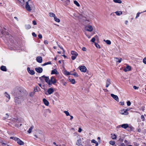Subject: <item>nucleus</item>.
I'll list each match as a JSON object with an SVG mask.
<instances>
[{"instance_id":"f257e3e1","label":"nucleus","mask_w":146,"mask_h":146,"mask_svg":"<svg viewBox=\"0 0 146 146\" xmlns=\"http://www.w3.org/2000/svg\"><path fill=\"white\" fill-rule=\"evenodd\" d=\"M40 81H42L43 79L49 85H52V84L54 85L56 82L55 78L53 76L50 78V79L48 76H46L44 75L39 78Z\"/></svg>"},{"instance_id":"f03ea898","label":"nucleus","mask_w":146,"mask_h":146,"mask_svg":"<svg viewBox=\"0 0 146 146\" xmlns=\"http://www.w3.org/2000/svg\"><path fill=\"white\" fill-rule=\"evenodd\" d=\"M24 89L21 87H18L15 88L11 92V94H17L19 97L22 96V93L23 92Z\"/></svg>"},{"instance_id":"7ed1b4c3","label":"nucleus","mask_w":146,"mask_h":146,"mask_svg":"<svg viewBox=\"0 0 146 146\" xmlns=\"http://www.w3.org/2000/svg\"><path fill=\"white\" fill-rule=\"evenodd\" d=\"M19 1L20 3V5L21 6H23L24 5L25 2H26L25 4V7L26 9L29 11H30L31 10V7H32L33 6V4H30V5L29 4L28 2L30 0H17Z\"/></svg>"},{"instance_id":"20e7f679","label":"nucleus","mask_w":146,"mask_h":146,"mask_svg":"<svg viewBox=\"0 0 146 146\" xmlns=\"http://www.w3.org/2000/svg\"><path fill=\"white\" fill-rule=\"evenodd\" d=\"M15 97V102L17 104H18L21 103L20 98L21 97H19L17 94H13Z\"/></svg>"},{"instance_id":"39448f33","label":"nucleus","mask_w":146,"mask_h":146,"mask_svg":"<svg viewBox=\"0 0 146 146\" xmlns=\"http://www.w3.org/2000/svg\"><path fill=\"white\" fill-rule=\"evenodd\" d=\"M71 54L72 55L71 56V58L73 60H74L76 59V57L78 55V53L74 51H72L71 52Z\"/></svg>"},{"instance_id":"423d86ee","label":"nucleus","mask_w":146,"mask_h":146,"mask_svg":"<svg viewBox=\"0 0 146 146\" xmlns=\"http://www.w3.org/2000/svg\"><path fill=\"white\" fill-rule=\"evenodd\" d=\"M119 113L121 114L124 115H127L128 114V110L127 109H123L119 111Z\"/></svg>"},{"instance_id":"0eeeda50","label":"nucleus","mask_w":146,"mask_h":146,"mask_svg":"<svg viewBox=\"0 0 146 146\" xmlns=\"http://www.w3.org/2000/svg\"><path fill=\"white\" fill-rule=\"evenodd\" d=\"M54 92V90L52 88H49L47 90V93H45V94L47 95H50L53 93Z\"/></svg>"},{"instance_id":"6e6552de","label":"nucleus","mask_w":146,"mask_h":146,"mask_svg":"<svg viewBox=\"0 0 146 146\" xmlns=\"http://www.w3.org/2000/svg\"><path fill=\"white\" fill-rule=\"evenodd\" d=\"M86 30L87 31L91 32L93 30V28L91 25L86 26L85 27Z\"/></svg>"},{"instance_id":"1a4fd4ad","label":"nucleus","mask_w":146,"mask_h":146,"mask_svg":"<svg viewBox=\"0 0 146 146\" xmlns=\"http://www.w3.org/2000/svg\"><path fill=\"white\" fill-rule=\"evenodd\" d=\"M79 69L82 72H86L87 70L86 67L84 66H79Z\"/></svg>"},{"instance_id":"9d476101","label":"nucleus","mask_w":146,"mask_h":146,"mask_svg":"<svg viewBox=\"0 0 146 146\" xmlns=\"http://www.w3.org/2000/svg\"><path fill=\"white\" fill-rule=\"evenodd\" d=\"M121 127L125 129H126L127 128L129 127L131 129L132 128H133V127L132 126L129 127V125L127 123L123 124L121 125Z\"/></svg>"},{"instance_id":"9b49d317","label":"nucleus","mask_w":146,"mask_h":146,"mask_svg":"<svg viewBox=\"0 0 146 146\" xmlns=\"http://www.w3.org/2000/svg\"><path fill=\"white\" fill-rule=\"evenodd\" d=\"M76 144L78 146H83L82 145V139L80 138L78 139L76 142Z\"/></svg>"},{"instance_id":"f8f14e48","label":"nucleus","mask_w":146,"mask_h":146,"mask_svg":"<svg viewBox=\"0 0 146 146\" xmlns=\"http://www.w3.org/2000/svg\"><path fill=\"white\" fill-rule=\"evenodd\" d=\"M64 5L65 6H67L70 4V0H62V1Z\"/></svg>"},{"instance_id":"ddd939ff","label":"nucleus","mask_w":146,"mask_h":146,"mask_svg":"<svg viewBox=\"0 0 146 146\" xmlns=\"http://www.w3.org/2000/svg\"><path fill=\"white\" fill-rule=\"evenodd\" d=\"M131 70V67L130 66H129L127 64L126 67L123 70L125 72H126L128 71H129Z\"/></svg>"},{"instance_id":"4468645a","label":"nucleus","mask_w":146,"mask_h":146,"mask_svg":"<svg viewBox=\"0 0 146 146\" xmlns=\"http://www.w3.org/2000/svg\"><path fill=\"white\" fill-rule=\"evenodd\" d=\"M111 96L114 99H115L117 101H119V99L117 96L115 95L112 94H111Z\"/></svg>"},{"instance_id":"2eb2a0df","label":"nucleus","mask_w":146,"mask_h":146,"mask_svg":"<svg viewBox=\"0 0 146 146\" xmlns=\"http://www.w3.org/2000/svg\"><path fill=\"white\" fill-rule=\"evenodd\" d=\"M27 70L28 72L31 75H34L35 73L34 71L33 70H31L29 67L27 68Z\"/></svg>"},{"instance_id":"dca6fc26","label":"nucleus","mask_w":146,"mask_h":146,"mask_svg":"<svg viewBox=\"0 0 146 146\" xmlns=\"http://www.w3.org/2000/svg\"><path fill=\"white\" fill-rule=\"evenodd\" d=\"M35 70L38 73H41L42 72L43 69L42 68L38 67L35 68Z\"/></svg>"},{"instance_id":"f3484780","label":"nucleus","mask_w":146,"mask_h":146,"mask_svg":"<svg viewBox=\"0 0 146 146\" xmlns=\"http://www.w3.org/2000/svg\"><path fill=\"white\" fill-rule=\"evenodd\" d=\"M106 88H108L111 84V81L110 80L109 78L107 79L106 81Z\"/></svg>"},{"instance_id":"a211bd4d","label":"nucleus","mask_w":146,"mask_h":146,"mask_svg":"<svg viewBox=\"0 0 146 146\" xmlns=\"http://www.w3.org/2000/svg\"><path fill=\"white\" fill-rule=\"evenodd\" d=\"M36 60L38 62L41 63L42 62V58L41 56H38L37 57Z\"/></svg>"},{"instance_id":"6ab92c4d","label":"nucleus","mask_w":146,"mask_h":146,"mask_svg":"<svg viewBox=\"0 0 146 146\" xmlns=\"http://www.w3.org/2000/svg\"><path fill=\"white\" fill-rule=\"evenodd\" d=\"M43 101L44 104L46 106H48L49 104V102L45 99L44 98L43 100Z\"/></svg>"},{"instance_id":"aec40b11","label":"nucleus","mask_w":146,"mask_h":146,"mask_svg":"<svg viewBox=\"0 0 146 146\" xmlns=\"http://www.w3.org/2000/svg\"><path fill=\"white\" fill-rule=\"evenodd\" d=\"M17 143L19 145H23L24 144V143L23 141H21L20 139H19V140H18V141H17Z\"/></svg>"},{"instance_id":"412c9836","label":"nucleus","mask_w":146,"mask_h":146,"mask_svg":"<svg viewBox=\"0 0 146 146\" xmlns=\"http://www.w3.org/2000/svg\"><path fill=\"white\" fill-rule=\"evenodd\" d=\"M58 74V72L57 70L56 69H54V70H52L51 71V74Z\"/></svg>"},{"instance_id":"4be33fe9","label":"nucleus","mask_w":146,"mask_h":146,"mask_svg":"<svg viewBox=\"0 0 146 146\" xmlns=\"http://www.w3.org/2000/svg\"><path fill=\"white\" fill-rule=\"evenodd\" d=\"M10 138L11 139H13L14 140L17 142V141H18V140H19V138H17L15 137H10Z\"/></svg>"},{"instance_id":"5701e85b","label":"nucleus","mask_w":146,"mask_h":146,"mask_svg":"<svg viewBox=\"0 0 146 146\" xmlns=\"http://www.w3.org/2000/svg\"><path fill=\"white\" fill-rule=\"evenodd\" d=\"M1 69L2 71H7V68L6 67V66H1Z\"/></svg>"},{"instance_id":"b1692460","label":"nucleus","mask_w":146,"mask_h":146,"mask_svg":"<svg viewBox=\"0 0 146 146\" xmlns=\"http://www.w3.org/2000/svg\"><path fill=\"white\" fill-rule=\"evenodd\" d=\"M117 15L119 16L122 14V12L121 11H117L115 12Z\"/></svg>"},{"instance_id":"393cba45","label":"nucleus","mask_w":146,"mask_h":146,"mask_svg":"<svg viewBox=\"0 0 146 146\" xmlns=\"http://www.w3.org/2000/svg\"><path fill=\"white\" fill-rule=\"evenodd\" d=\"M4 94L5 96L9 100L11 98L10 95L7 92H5Z\"/></svg>"},{"instance_id":"a878e982","label":"nucleus","mask_w":146,"mask_h":146,"mask_svg":"<svg viewBox=\"0 0 146 146\" xmlns=\"http://www.w3.org/2000/svg\"><path fill=\"white\" fill-rule=\"evenodd\" d=\"M33 127L34 126H32L30 127L29 129V130L27 131V132L29 133H31V132L32 130Z\"/></svg>"},{"instance_id":"bb28decb","label":"nucleus","mask_w":146,"mask_h":146,"mask_svg":"<svg viewBox=\"0 0 146 146\" xmlns=\"http://www.w3.org/2000/svg\"><path fill=\"white\" fill-rule=\"evenodd\" d=\"M104 41L107 44L110 45L111 44V41L109 40H104Z\"/></svg>"},{"instance_id":"cd10ccee","label":"nucleus","mask_w":146,"mask_h":146,"mask_svg":"<svg viewBox=\"0 0 146 146\" xmlns=\"http://www.w3.org/2000/svg\"><path fill=\"white\" fill-rule=\"evenodd\" d=\"M146 12V10L145 11H143V12H141V13H140V12H138L137 13V14H136V16L135 17V19H137L138 17H139V15L140 14L142 13H143V12Z\"/></svg>"},{"instance_id":"c85d7f7f","label":"nucleus","mask_w":146,"mask_h":146,"mask_svg":"<svg viewBox=\"0 0 146 146\" xmlns=\"http://www.w3.org/2000/svg\"><path fill=\"white\" fill-rule=\"evenodd\" d=\"M74 3L75 5H76L78 7H79L80 6V5L77 1L76 0L74 1Z\"/></svg>"},{"instance_id":"c756f323","label":"nucleus","mask_w":146,"mask_h":146,"mask_svg":"<svg viewBox=\"0 0 146 146\" xmlns=\"http://www.w3.org/2000/svg\"><path fill=\"white\" fill-rule=\"evenodd\" d=\"M26 29H29L31 28V26L30 25H26L25 26Z\"/></svg>"},{"instance_id":"7c9ffc66","label":"nucleus","mask_w":146,"mask_h":146,"mask_svg":"<svg viewBox=\"0 0 146 146\" xmlns=\"http://www.w3.org/2000/svg\"><path fill=\"white\" fill-rule=\"evenodd\" d=\"M9 115L7 113H6L5 114V116L3 117V119L4 120H5L8 118L9 117Z\"/></svg>"},{"instance_id":"2f4dec72","label":"nucleus","mask_w":146,"mask_h":146,"mask_svg":"<svg viewBox=\"0 0 146 146\" xmlns=\"http://www.w3.org/2000/svg\"><path fill=\"white\" fill-rule=\"evenodd\" d=\"M49 15L50 17H53L54 18L56 17L54 14L52 13H49Z\"/></svg>"},{"instance_id":"473e14b6","label":"nucleus","mask_w":146,"mask_h":146,"mask_svg":"<svg viewBox=\"0 0 146 146\" xmlns=\"http://www.w3.org/2000/svg\"><path fill=\"white\" fill-rule=\"evenodd\" d=\"M113 1L115 3H122L121 0H113Z\"/></svg>"},{"instance_id":"72a5a7b5","label":"nucleus","mask_w":146,"mask_h":146,"mask_svg":"<svg viewBox=\"0 0 146 146\" xmlns=\"http://www.w3.org/2000/svg\"><path fill=\"white\" fill-rule=\"evenodd\" d=\"M51 62H45L43 64H42V66H43L46 65L48 64H51Z\"/></svg>"},{"instance_id":"f704fd0d","label":"nucleus","mask_w":146,"mask_h":146,"mask_svg":"<svg viewBox=\"0 0 146 146\" xmlns=\"http://www.w3.org/2000/svg\"><path fill=\"white\" fill-rule=\"evenodd\" d=\"M54 19L55 21H56V22L58 23H59L60 22V20L59 19L56 18V17H55L54 18Z\"/></svg>"},{"instance_id":"c9c22d12","label":"nucleus","mask_w":146,"mask_h":146,"mask_svg":"<svg viewBox=\"0 0 146 146\" xmlns=\"http://www.w3.org/2000/svg\"><path fill=\"white\" fill-rule=\"evenodd\" d=\"M64 112L66 114V115L67 116H70V114L69 112L66 111H64Z\"/></svg>"},{"instance_id":"e433bc0d","label":"nucleus","mask_w":146,"mask_h":146,"mask_svg":"<svg viewBox=\"0 0 146 146\" xmlns=\"http://www.w3.org/2000/svg\"><path fill=\"white\" fill-rule=\"evenodd\" d=\"M70 81L73 84H74L75 83V79H74L70 80Z\"/></svg>"},{"instance_id":"4c0bfd02","label":"nucleus","mask_w":146,"mask_h":146,"mask_svg":"<svg viewBox=\"0 0 146 146\" xmlns=\"http://www.w3.org/2000/svg\"><path fill=\"white\" fill-rule=\"evenodd\" d=\"M35 94V92H31L30 94H29V96L31 97H33V96L34 95V94Z\"/></svg>"},{"instance_id":"58836bf2","label":"nucleus","mask_w":146,"mask_h":146,"mask_svg":"<svg viewBox=\"0 0 146 146\" xmlns=\"http://www.w3.org/2000/svg\"><path fill=\"white\" fill-rule=\"evenodd\" d=\"M115 58L117 60V62H119V63H120L121 62V58Z\"/></svg>"},{"instance_id":"ea45409f","label":"nucleus","mask_w":146,"mask_h":146,"mask_svg":"<svg viewBox=\"0 0 146 146\" xmlns=\"http://www.w3.org/2000/svg\"><path fill=\"white\" fill-rule=\"evenodd\" d=\"M91 142L92 143H94L95 144H96V143L97 144L98 143L94 139H92V140Z\"/></svg>"},{"instance_id":"a19ab883","label":"nucleus","mask_w":146,"mask_h":146,"mask_svg":"<svg viewBox=\"0 0 146 146\" xmlns=\"http://www.w3.org/2000/svg\"><path fill=\"white\" fill-rule=\"evenodd\" d=\"M109 143L111 145H113L115 144V142L114 141H111L109 142Z\"/></svg>"},{"instance_id":"79ce46f5","label":"nucleus","mask_w":146,"mask_h":146,"mask_svg":"<svg viewBox=\"0 0 146 146\" xmlns=\"http://www.w3.org/2000/svg\"><path fill=\"white\" fill-rule=\"evenodd\" d=\"M95 44L96 47L98 48H100V45L97 43H95Z\"/></svg>"},{"instance_id":"37998d69","label":"nucleus","mask_w":146,"mask_h":146,"mask_svg":"<svg viewBox=\"0 0 146 146\" xmlns=\"http://www.w3.org/2000/svg\"><path fill=\"white\" fill-rule=\"evenodd\" d=\"M111 137L113 139H115L116 138V136L115 134H114Z\"/></svg>"},{"instance_id":"c03bdc74","label":"nucleus","mask_w":146,"mask_h":146,"mask_svg":"<svg viewBox=\"0 0 146 146\" xmlns=\"http://www.w3.org/2000/svg\"><path fill=\"white\" fill-rule=\"evenodd\" d=\"M141 118L142 119V121H144L145 118L144 116L143 115H141Z\"/></svg>"},{"instance_id":"a18cd8bd","label":"nucleus","mask_w":146,"mask_h":146,"mask_svg":"<svg viewBox=\"0 0 146 146\" xmlns=\"http://www.w3.org/2000/svg\"><path fill=\"white\" fill-rule=\"evenodd\" d=\"M143 62L144 64H146V57L143 59Z\"/></svg>"},{"instance_id":"49530a36","label":"nucleus","mask_w":146,"mask_h":146,"mask_svg":"<svg viewBox=\"0 0 146 146\" xmlns=\"http://www.w3.org/2000/svg\"><path fill=\"white\" fill-rule=\"evenodd\" d=\"M72 75H73L74 76L76 77H78V74L76 73H75L72 74Z\"/></svg>"},{"instance_id":"de8ad7c7","label":"nucleus","mask_w":146,"mask_h":146,"mask_svg":"<svg viewBox=\"0 0 146 146\" xmlns=\"http://www.w3.org/2000/svg\"><path fill=\"white\" fill-rule=\"evenodd\" d=\"M95 38L94 37L92 38V39L91 40V41L92 42H94L95 40Z\"/></svg>"},{"instance_id":"09e8293b","label":"nucleus","mask_w":146,"mask_h":146,"mask_svg":"<svg viewBox=\"0 0 146 146\" xmlns=\"http://www.w3.org/2000/svg\"><path fill=\"white\" fill-rule=\"evenodd\" d=\"M65 74L67 75H69L70 74H71L69 72L67 71H66L65 72Z\"/></svg>"},{"instance_id":"8fccbe9b","label":"nucleus","mask_w":146,"mask_h":146,"mask_svg":"<svg viewBox=\"0 0 146 146\" xmlns=\"http://www.w3.org/2000/svg\"><path fill=\"white\" fill-rule=\"evenodd\" d=\"M139 88V87H137L136 86H133V88L135 89V90H136V89H138V88Z\"/></svg>"},{"instance_id":"3c124183","label":"nucleus","mask_w":146,"mask_h":146,"mask_svg":"<svg viewBox=\"0 0 146 146\" xmlns=\"http://www.w3.org/2000/svg\"><path fill=\"white\" fill-rule=\"evenodd\" d=\"M38 37L40 39H41L42 38V36L40 34H39L38 35Z\"/></svg>"},{"instance_id":"603ef678","label":"nucleus","mask_w":146,"mask_h":146,"mask_svg":"<svg viewBox=\"0 0 146 146\" xmlns=\"http://www.w3.org/2000/svg\"><path fill=\"white\" fill-rule=\"evenodd\" d=\"M127 105L128 106H130L131 105V103L129 101H128L127 102Z\"/></svg>"},{"instance_id":"864d4df0","label":"nucleus","mask_w":146,"mask_h":146,"mask_svg":"<svg viewBox=\"0 0 146 146\" xmlns=\"http://www.w3.org/2000/svg\"><path fill=\"white\" fill-rule=\"evenodd\" d=\"M32 35L34 37H36V35L35 33H32Z\"/></svg>"},{"instance_id":"5fc2aeb1","label":"nucleus","mask_w":146,"mask_h":146,"mask_svg":"<svg viewBox=\"0 0 146 146\" xmlns=\"http://www.w3.org/2000/svg\"><path fill=\"white\" fill-rule=\"evenodd\" d=\"M82 50L83 51H86V49L85 47H83L82 48Z\"/></svg>"},{"instance_id":"6e6d98bb","label":"nucleus","mask_w":146,"mask_h":146,"mask_svg":"<svg viewBox=\"0 0 146 146\" xmlns=\"http://www.w3.org/2000/svg\"><path fill=\"white\" fill-rule=\"evenodd\" d=\"M33 23L34 25H36L37 24L36 21L35 20L33 21Z\"/></svg>"},{"instance_id":"4d7b16f0","label":"nucleus","mask_w":146,"mask_h":146,"mask_svg":"<svg viewBox=\"0 0 146 146\" xmlns=\"http://www.w3.org/2000/svg\"><path fill=\"white\" fill-rule=\"evenodd\" d=\"M44 43L45 44H47L48 43V42L47 40H45L44 41Z\"/></svg>"},{"instance_id":"13d9d810","label":"nucleus","mask_w":146,"mask_h":146,"mask_svg":"<svg viewBox=\"0 0 146 146\" xmlns=\"http://www.w3.org/2000/svg\"><path fill=\"white\" fill-rule=\"evenodd\" d=\"M82 129H81V128L80 127L78 129V131L80 133L82 131Z\"/></svg>"},{"instance_id":"bf43d9fd","label":"nucleus","mask_w":146,"mask_h":146,"mask_svg":"<svg viewBox=\"0 0 146 146\" xmlns=\"http://www.w3.org/2000/svg\"><path fill=\"white\" fill-rule=\"evenodd\" d=\"M39 88L38 87H36V88H35L34 90V91H35V92H36V91H38V90L37 89V88Z\"/></svg>"},{"instance_id":"052dcab7","label":"nucleus","mask_w":146,"mask_h":146,"mask_svg":"<svg viewBox=\"0 0 146 146\" xmlns=\"http://www.w3.org/2000/svg\"><path fill=\"white\" fill-rule=\"evenodd\" d=\"M97 139H98V142H99V143H100V142H101L100 138V137H98L97 138Z\"/></svg>"},{"instance_id":"680f3d73","label":"nucleus","mask_w":146,"mask_h":146,"mask_svg":"<svg viewBox=\"0 0 146 146\" xmlns=\"http://www.w3.org/2000/svg\"><path fill=\"white\" fill-rule=\"evenodd\" d=\"M119 103L121 105H124V103L123 102H120Z\"/></svg>"},{"instance_id":"e2e57ef3","label":"nucleus","mask_w":146,"mask_h":146,"mask_svg":"<svg viewBox=\"0 0 146 146\" xmlns=\"http://www.w3.org/2000/svg\"><path fill=\"white\" fill-rule=\"evenodd\" d=\"M70 119L71 120H72L73 119V116H72V115H70Z\"/></svg>"},{"instance_id":"0e129e2a","label":"nucleus","mask_w":146,"mask_h":146,"mask_svg":"<svg viewBox=\"0 0 146 146\" xmlns=\"http://www.w3.org/2000/svg\"><path fill=\"white\" fill-rule=\"evenodd\" d=\"M128 23V21H125V23L126 25H127Z\"/></svg>"},{"instance_id":"69168bd1","label":"nucleus","mask_w":146,"mask_h":146,"mask_svg":"<svg viewBox=\"0 0 146 146\" xmlns=\"http://www.w3.org/2000/svg\"><path fill=\"white\" fill-rule=\"evenodd\" d=\"M14 18L16 19V20H17L18 21V19L17 18V17H14Z\"/></svg>"},{"instance_id":"338daca9","label":"nucleus","mask_w":146,"mask_h":146,"mask_svg":"<svg viewBox=\"0 0 146 146\" xmlns=\"http://www.w3.org/2000/svg\"><path fill=\"white\" fill-rule=\"evenodd\" d=\"M66 82H64L63 83V85L64 86H66Z\"/></svg>"},{"instance_id":"774afa93","label":"nucleus","mask_w":146,"mask_h":146,"mask_svg":"<svg viewBox=\"0 0 146 146\" xmlns=\"http://www.w3.org/2000/svg\"><path fill=\"white\" fill-rule=\"evenodd\" d=\"M53 143L54 145H56V146H58V145L56 144V143L55 142H53Z\"/></svg>"}]
</instances>
